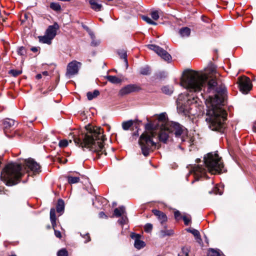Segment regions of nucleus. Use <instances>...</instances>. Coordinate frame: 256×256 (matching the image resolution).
<instances>
[{
    "label": "nucleus",
    "instance_id": "nucleus-1",
    "mask_svg": "<svg viewBox=\"0 0 256 256\" xmlns=\"http://www.w3.org/2000/svg\"><path fill=\"white\" fill-rule=\"evenodd\" d=\"M219 74L214 70L212 71V75L210 77L202 72L186 70L184 72L180 84L190 91L200 92L210 78L208 82V92L214 94V96H210L206 101L208 110L206 120L212 130L223 132L226 113L221 107L223 99L219 94H224L226 88L224 86L218 84L217 78Z\"/></svg>",
    "mask_w": 256,
    "mask_h": 256
},
{
    "label": "nucleus",
    "instance_id": "nucleus-2",
    "mask_svg": "<svg viewBox=\"0 0 256 256\" xmlns=\"http://www.w3.org/2000/svg\"><path fill=\"white\" fill-rule=\"evenodd\" d=\"M104 130L100 127L88 124L85 126L84 134L74 138L76 145L81 147L84 150H88L96 154L98 158L104 154L106 155L103 143L106 140L103 134Z\"/></svg>",
    "mask_w": 256,
    "mask_h": 256
},
{
    "label": "nucleus",
    "instance_id": "nucleus-3",
    "mask_svg": "<svg viewBox=\"0 0 256 256\" xmlns=\"http://www.w3.org/2000/svg\"><path fill=\"white\" fill-rule=\"evenodd\" d=\"M22 166L16 162L8 164L1 172V178L7 186H11L18 184L24 172H32L36 174L40 172V166L34 159L29 158L24 160Z\"/></svg>",
    "mask_w": 256,
    "mask_h": 256
},
{
    "label": "nucleus",
    "instance_id": "nucleus-4",
    "mask_svg": "<svg viewBox=\"0 0 256 256\" xmlns=\"http://www.w3.org/2000/svg\"><path fill=\"white\" fill-rule=\"evenodd\" d=\"M204 164H195L190 166V173H193L195 179L198 180L201 177L204 176L207 170L212 174L222 172L223 163L217 153L210 152L204 158Z\"/></svg>",
    "mask_w": 256,
    "mask_h": 256
},
{
    "label": "nucleus",
    "instance_id": "nucleus-5",
    "mask_svg": "<svg viewBox=\"0 0 256 256\" xmlns=\"http://www.w3.org/2000/svg\"><path fill=\"white\" fill-rule=\"evenodd\" d=\"M173 135L178 142H184L188 138V130L184 127L177 122H171L162 126L158 135L159 140L166 143L171 140Z\"/></svg>",
    "mask_w": 256,
    "mask_h": 256
},
{
    "label": "nucleus",
    "instance_id": "nucleus-6",
    "mask_svg": "<svg viewBox=\"0 0 256 256\" xmlns=\"http://www.w3.org/2000/svg\"><path fill=\"white\" fill-rule=\"evenodd\" d=\"M156 134L152 131L144 132L138 140V144L140 146L142 154L145 156L149 155L150 152H152L156 147V143L152 140Z\"/></svg>",
    "mask_w": 256,
    "mask_h": 256
},
{
    "label": "nucleus",
    "instance_id": "nucleus-7",
    "mask_svg": "<svg viewBox=\"0 0 256 256\" xmlns=\"http://www.w3.org/2000/svg\"><path fill=\"white\" fill-rule=\"evenodd\" d=\"M176 102L179 113L185 115L188 113L194 114L190 112L192 108L190 107V105H192L197 102L196 98L182 94L178 96Z\"/></svg>",
    "mask_w": 256,
    "mask_h": 256
},
{
    "label": "nucleus",
    "instance_id": "nucleus-8",
    "mask_svg": "<svg viewBox=\"0 0 256 256\" xmlns=\"http://www.w3.org/2000/svg\"><path fill=\"white\" fill-rule=\"evenodd\" d=\"M147 47L150 50H154L163 60L170 62L172 57L170 55L164 50L155 44H148Z\"/></svg>",
    "mask_w": 256,
    "mask_h": 256
},
{
    "label": "nucleus",
    "instance_id": "nucleus-9",
    "mask_svg": "<svg viewBox=\"0 0 256 256\" xmlns=\"http://www.w3.org/2000/svg\"><path fill=\"white\" fill-rule=\"evenodd\" d=\"M80 66L81 63L76 60H73L70 62L67 66L66 74V77L70 78L72 76L77 74Z\"/></svg>",
    "mask_w": 256,
    "mask_h": 256
},
{
    "label": "nucleus",
    "instance_id": "nucleus-10",
    "mask_svg": "<svg viewBox=\"0 0 256 256\" xmlns=\"http://www.w3.org/2000/svg\"><path fill=\"white\" fill-rule=\"evenodd\" d=\"M238 86L240 92L243 94H247L251 88L250 78L247 77L239 78Z\"/></svg>",
    "mask_w": 256,
    "mask_h": 256
},
{
    "label": "nucleus",
    "instance_id": "nucleus-11",
    "mask_svg": "<svg viewBox=\"0 0 256 256\" xmlns=\"http://www.w3.org/2000/svg\"><path fill=\"white\" fill-rule=\"evenodd\" d=\"M140 90V87L137 84H128L120 90L119 94L121 96H123L132 92H138Z\"/></svg>",
    "mask_w": 256,
    "mask_h": 256
},
{
    "label": "nucleus",
    "instance_id": "nucleus-12",
    "mask_svg": "<svg viewBox=\"0 0 256 256\" xmlns=\"http://www.w3.org/2000/svg\"><path fill=\"white\" fill-rule=\"evenodd\" d=\"M130 237L134 240V246L136 249L140 250L145 246V242L140 240L142 237L140 234L132 233Z\"/></svg>",
    "mask_w": 256,
    "mask_h": 256
},
{
    "label": "nucleus",
    "instance_id": "nucleus-13",
    "mask_svg": "<svg viewBox=\"0 0 256 256\" xmlns=\"http://www.w3.org/2000/svg\"><path fill=\"white\" fill-rule=\"evenodd\" d=\"M58 28V26L56 23L50 26L47 28L46 34L52 40L56 34V30Z\"/></svg>",
    "mask_w": 256,
    "mask_h": 256
},
{
    "label": "nucleus",
    "instance_id": "nucleus-14",
    "mask_svg": "<svg viewBox=\"0 0 256 256\" xmlns=\"http://www.w3.org/2000/svg\"><path fill=\"white\" fill-rule=\"evenodd\" d=\"M152 213L158 218L159 221L162 224L167 220V216L163 212L158 210H152Z\"/></svg>",
    "mask_w": 256,
    "mask_h": 256
},
{
    "label": "nucleus",
    "instance_id": "nucleus-15",
    "mask_svg": "<svg viewBox=\"0 0 256 256\" xmlns=\"http://www.w3.org/2000/svg\"><path fill=\"white\" fill-rule=\"evenodd\" d=\"M158 119L159 122L158 124L162 125V126H166L168 124H170L172 122H167L166 113H161L158 116Z\"/></svg>",
    "mask_w": 256,
    "mask_h": 256
},
{
    "label": "nucleus",
    "instance_id": "nucleus-16",
    "mask_svg": "<svg viewBox=\"0 0 256 256\" xmlns=\"http://www.w3.org/2000/svg\"><path fill=\"white\" fill-rule=\"evenodd\" d=\"M3 124L4 126V132L6 134V130L10 128L14 125V120L12 119L6 118L4 121Z\"/></svg>",
    "mask_w": 256,
    "mask_h": 256
},
{
    "label": "nucleus",
    "instance_id": "nucleus-17",
    "mask_svg": "<svg viewBox=\"0 0 256 256\" xmlns=\"http://www.w3.org/2000/svg\"><path fill=\"white\" fill-rule=\"evenodd\" d=\"M88 33L92 40L91 46L94 47L98 46L100 43V40L96 38L94 34L92 31H90Z\"/></svg>",
    "mask_w": 256,
    "mask_h": 256
},
{
    "label": "nucleus",
    "instance_id": "nucleus-18",
    "mask_svg": "<svg viewBox=\"0 0 256 256\" xmlns=\"http://www.w3.org/2000/svg\"><path fill=\"white\" fill-rule=\"evenodd\" d=\"M89 2L91 5L92 8L95 11H100L102 8V5L98 3L95 0H90Z\"/></svg>",
    "mask_w": 256,
    "mask_h": 256
},
{
    "label": "nucleus",
    "instance_id": "nucleus-19",
    "mask_svg": "<svg viewBox=\"0 0 256 256\" xmlns=\"http://www.w3.org/2000/svg\"><path fill=\"white\" fill-rule=\"evenodd\" d=\"M50 219L52 226L54 229L56 226V216L54 208H51L50 210Z\"/></svg>",
    "mask_w": 256,
    "mask_h": 256
},
{
    "label": "nucleus",
    "instance_id": "nucleus-20",
    "mask_svg": "<svg viewBox=\"0 0 256 256\" xmlns=\"http://www.w3.org/2000/svg\"><path fill=\"white\" fill-rule=\"evenodd\" d=\"M56 208L57 212L60 214L64 212V203L62 200L60 199L58 200Z\"/></svg>",
    "mask_w": 256,
    "mask_h": 256
},
{
    "label": "nucleus",
    "instance_id": "nucleus-21",
    "mask_svg": "<svg viewBox=\"0 0 256 256\" xmlns=\"http://www.w3.org/2000/svg\"><path fill=\"white\" fill-rule=\"evenodd\" d=\"M150 68L148 65L140 67L139 69V72L142 75H149L150 74Z\"/></svg>",
    "mask_w": 256,
    "mask_h": 256
},
{
    "label": "nucleus",
    "instance_id": "nucleus-22",
    "mask_svg": "<svg viewBox=\"0 0 256 256\" xmlns=\"http://www.w3.org/2000/svg\"><path fill=\"white\" fill-rule=\"evenodd\" d=\"M106 78L108 81L114 84H120L122 82V80L116 76H107Z\"/></svg>",
    "mask_w": 256,
    "mask_h": 256
},
{
    "label": "nucleus",
    "instance_id": "nucleus-23",
    "mask_svg": "<svg viewBox=\"0 0 256 256\" xmlns=\"http://www.w3.org/2000/svg\"><path fill=\"white\" fill-rule=\"evenodd\" d=\"M38 39L40 42L43 44H50L52 39L48 36L46 34L44 36H38Z\"/></svg>",
    "mask_w": 256,
    "mask_h": 256
},
{
    "label": "nucleus",
    "instance_id": "nucleus-24",
    "mask_svg": "<svg viewBox=\"0 0 256 256\" xmlns=\"http://www.w3.org/2000/svg\"><path fill=\"white\" fill-rule=\"evenodd\" d=\"M179 33L182 37H188L190 35V30L187 27L183 28L180 30Z\"/></svg>",
    "mask_w": 256,
    "mask_h": 256
},
{
    "label": "nucleus",
    "instance_id": "nucleus-25",
    "mask_svg": "<svg viewBox=\"0 0 256 256\" xmlns=\"http://www.w3.org/2000/svg\"><path fill=\"white\" fill-rule=\"evenodd\" d=\"M125 213V208L124 206H122L119 208H116L114 210V214L116 217H120Z\"/></svg>",
    "mask_w": 256,
    "mask_h": 256
},
{
    "label": "nucleus",
    "instance_id": "nucleus-26",
    "mask_svg": "<svg viewBox=\"0 0 256 256\" xmlns=\"http://www.w3.org/2000/svg\"><path fill=\"white\" fill-rule=\"evenodd\" d=\"M100 94V92L98 90H94L93 92H87L86 96L89 100L97 97Z\"/></svg>",
    "mask_w": 256,
    "mask_h": 256
},
{
    "label": "nucleus",
    "instance_id": "nucleus-27",
    "mask_svg": "<svg viewBox=\"0 0 256 256\" xmlns=\"http://www.w3.org/2000/svg\"><path fill=\"white\" fill-rule=\"evenodd\" d=\"M68 182L70 184H74L78 183L80 180V178L78 176H66Z\"/></svg>",
    "mask_w": 256,
    "mask_h": 256
},
{
    "label": "nucleus",
    "instance_id": "nucleus-28",
    "mask_svg": "<svg viewBox=\"0 0 256 256\" xmlns=\"http://www.w3.org/2000/svg\"><path fill=\"white\" fill-rule=\"evenodd\" d=\"M134 124V121L132 120H129L128 121L124 122L122 123V128L124 130H128Z\"/></svg>",
    "mask_w": 256,
    "mask_h": 256
},
{
    "label": "nucleus",
    "instance_id": "nucleus-29",
    "mask_svg": "<svg viewBox=\"0 0 256 256\" xmlns=\"http://www.w3.org/2000/svg\"><path fill=\"white\" fill-rule=\"evenodd\" d=\"M220 251L219 250H214L210 248L208 250V256H220Z\"/></svg>",
    "mask_w": 256,
    "mask_h": 256
},
{
    "label": "nucleus",
    "instance_id": "nucleus-30",
    "mask_svg": "<svg viewBox=\"0 0 256 256\" xmlns=\"http://www.w3.org/2000/svg\"><path fill=\"white\" fill-rule=\"evenodd\" d=\"M162 90L166 94H171L174 91L173 88L170 86H164L162 88Z\"/></svg>",
    "mask_w": 256,
    "mask_h": 256
},
{
    "label": "nucleus",
    "instance_id": "nucleus-31",
    "mask_svg": "<svg viewBox=\"0 0 256 256\" xmlns=\"http://www.w3.org/2000/svg\"><path fill=\"white\" fill-rule=\"evenodd\" d=\"M118 55L120 56V58L124 60L126 64V67H128V60H127L126 52L124 50H121L120 52H118Z\"/></svg>",
    "mask_w": 256,
    "mask_h": 256
},
{
    "label": "nucleus",
    "instance_id": "nucleus-32",
    "mask_svg": "<svg viewBox=\"0 0 256 256\" xmlns=\"http://www.w3.org/2000/svg\"><path fill=\"white\" fill-rule=\"evenodd\" d=\"M162 236L164 237L166 236H172L174 234V231L172 230H164L160 231Z\"/></svg>",
    "mask_w": 256,
    "mask_h": 256
},
{
    "label": "nucleus",
    "instance_id": "nucleus-33",
    "mask_svg": "<svg viewBox=\"0 0 256 256\" xmlns=\"http://www.w3.org/2000/svg\"><path fill=\"white\" fill-rule=\"evenodd\" d=\"M191 234H192L196 238V239L197 240L198 242H200V241L202 240L200 234L199 232L194 228H192V230Z\"/></svg>",
    "mask_w": 256,
    "mask_h": 256
},
{
    "label": "nucleus",
    "instance_id": "nucleus-34",
    "mask_svg": "<svg viewBox=\"0 0 256 256\" xmlns=\"http://www.w3.org/2000/svg\"><path fill=\"white\" fill-rule=\"evenodd\" d=\"M142 18L148 24H150L152 25H156L157 24L156 22H154L152 20H151V18L150 17H148V16H142Z\"/></svg>",
    "mask_w": 256,
    "mask_h": 256
},
{
    "label": "nucleus",
    "instance_id": "nucleus-35",
    "mask_svg": "<svg viewBox=\"0 0 256 256\" xmlns=\"http://www.w3.org/2000/svg\"><path fill=\"white\" fill-rule=\"evenodd\" d=\"M50 8L53 10L58 11L60 10L61 6L58 3L52 2L50 4Z\"/></svg>",
    "mask_w": 256,
    "mask_h": 256
},
{
    "label": "nucleus",
    "instance_id": "nucleus-36",
    "mask_svg": "<svg viewBox=\"0 0 256 256\" xmlns=\"http://www.w3.org/2000/svg\"><path fill=\"white\" fill-rule=\"evenodd\" d=\"M22 71L21 70H11L9 73L11 74L14 76H18L21 74Z\"/></svg>",
    "mask_w": 256,
    "mask_h": 256
},
{
    "label": "nucleus",
    "instance_id": "nucleus-37",
    "mask_svg": "<svg viewBox=\"0 0 256 256\" xmlns=\"http://www.w3.org/2000/svg\"><path fill=\"white\" fill-rule=\"evenodd\" d=\"M58 256H68V251L65 248L60 250L57 254Z\"/></svg>",
    "mask_w": 256,
    "mask_h": 256
},
{
    "label": "nucleus",
    "instance_id": "nucleus-38",
    "mask_svg": "<svg viewBox=\"0 0 256 256\" xmlns=\"http://www.w3.org/2000/svg\"><path fill=\"white\" fill-rule=\"evenodd\" d=\"M17 52L20 56H24L26 53V50L24 46H20L18 48Z\"/></svg>",
    "mask_w": 256,
    "mask_h": 256
},
{
    "label": "nucleus",
    "instance_id": "nucleus-39",
    "mask_svg": "<svg viewBox=\"0 0 256 256\" xmlns=\"http://www.w3.org/2000/svg\"><path fill=\"white\" fill-rule=\"evenodd\" d=\"M68 142L66 140H63L60 141L58 146L60 148H65L68 146Z\"/></svg>",
    "mask_w": 256,
    "mask_h": 256
},
{
    "label": "nucleus",
    "instance_id": "nucleus-40",
    "mask_svg": "<svg viewBox=\"0 0 256 256\" xmlns=\"http://www.w3.org/2000/svg\"><path fill=\"white\" fill-rule=\"evenodd\" d=\"M151 16L154 20H158L159 18V14L158 11H154L151 12Z\"/></svg>",
    "mask_w": 256,
    "mask_h": 256
},
{
    "label": "nucleus",
    "instance_id": "nucleus-41",
    "mask_svg": "<svg viewBox=\"0 0 256 256\" xmlns=\"http://www.w3.org/2000/svg\"><path fill=\"white\" fill-rule=\"evenodd\" d=\"M182 218L184 221L185 225H186V226L188 225L189 223L191 221L190 216H184Z\"/></svg>",
    "mask_w": 256,
    "mask_h": 256
},
{
    "label": "nucleus",
    "instance_id": "nucleus-42",
    "mask_svg": "<svg viewBox=\"0 0 256 256\" xmlns=\"http://www.w3.org/2000/svg\"><path fill=\"white\" fill-rule=\"evenodd\" d=\"M209 193L210 194H220L221 195L222 194V192H221L219 191V189L218 188V187H214L212 190L210 191Z\"/></svg>",
    "mask_w": 256,
    "mask_h": 256
},
{
    "label": "nucleus",
    "instance_id": "nucleus-43",
    "mask_svg": "<svg viewBox=\"0 0 256 256\" xmlns=\"http://www.w3.org/2000/svg\"><path fill=\"white\" fill-rule=\"evenodd\" d=\"M152 225L150 224H146L144 226V230L146 232H150L152 230Z\"/></svg>",
    "mask_w": 256,
    "mask_h": 256
},
{
    "label": "nucleus",
    "instance_id": "nucleus-44",
    "mask_svg": "<svg viewBox=\"0 0 256 256\" xmlns=\"http://www.w3.org/2000/svg\"><path fill=\"white\" fill-rule=\"evenodd\" d=\"M80 235L82 238L86 239L85 241L84 242V243H87L90 240V238L88 233H86L84 235H82V234H80Z\"/></svg>",
    "mask_w": 256,
    "mask_h": 256
},
{
    "label": "nucleus",
    "instance_id": "nucleus-45",
    "mask_svg": "<svg viewBox=\"0 0 256 256\" xmlns=\"http://www.w3.org/2000/svg\"><path fill=\"white\" fill-rule=\"evenodd\" d=\"M181 214L180 211L176 210L174 212V216L176 219L178 220V218L180 216Z\"/></svg>",
    "mask_w": 256,
    "mask_h": 256
},
{
    "label": "nucleus",
    "instance_id": "nucleus-46",
    "mask_svg": "<svg viewBox=\"0 0 256 256\" xmlns=\"http://www.w3.org/2000/svg\"><path fill=\"white\" fill-rule=\"evenodd\" d=\"M54 234L58 238H60L62 236L60 232L58 230H54Z\"/></svg>",
    "mask_w": 256,
    "mask_h": 256
},
{
    "label": "nucleus",
    "instance_id": "nucleus-47",
    "mask_svg": "<svg viewBox=\"0 0 256 256\" xmlns=\"http://www.w3.org/2000/svg\"><path fill=\"white\" fill-rule=\"evenodd\" d=\"M126 218H122V219L121 220H119L118 222L120 224H124L126 223Z\"/></svg>",
    "mask_w": 256,
    "mask_h": 256
},
{
    "label": "nucleus",
    "instance_id": "nucleus-48",
    "mask_svg": "<svg viewBox=\"0 0 256 256\" xmlns=\"http://www.w3.org/2000/svg\"><path fill=\"white\" fill-rule=\"evenodd\" d=\"M99 216H100V218H106V214H104V212H100V214H99Z\"/></svg>",
    "mask_w": 256,
    "mask_h": 256
},
{
    "label": "nucleus",
    "instance_id": "nucleus-49",
    "mask_svg": "<svg viewBox=\"0 0 256 256\" xmlns=\"http://www.w3.org/2000/svg\"><path fill=\"white\" fill-rule=\"evenodd\" d=\"M42 77V74H38L36 76V78L38 80L39 79H40Z\"/></svg>",
    "mask_w": 256,
    "mask_h": 256
},
{
    "label": "nucleus",
    "instance_id": "nucleus-50",
    "mask_svg": "<svg viewBox=\"0 0 256 256\" xmlns=\"http://www.w3.org/2000/svg\"><path fill=\"white\" fill-rule=\"evenodd\" d=\"M31 50L34 52H36L38 51V48L36 47H33L31 48Z\"/></svg>",
    "mask_w": 256,
    "mask_h": 256
},
{
    "label": "nucleus",
    "instance_id": "nucleus-51",
    "mask_svg": "<svg viewBox=\"0 0 256 256\" xmlns=\"http://www.w3.org/2000/svg\"><path fill=\"white\" fill-rule=\"evenodd\" d=\"M42 74L44 76H48V72L47 71H44L42 72Z\"/></svg>",
    "mask_w": 256,
    "mask_h": 256
},
{
    "label": "nucleus",
    "instance_id": "nucleus-52",
    "mask_svg": "<svg viewBox=\"0 0 256 256\" xmlns=\"http://www.w3.org/2000/svg\"><path fill=\"white\" fill-rule=\"evenodd\" d=\"M138 136V132H134L132 134V138H134L135 136L136 137Z\"/></svg>",
    "mask_w": 256,
    "mask_h": 256
},
{
    "label": "nucleus",
    "instance_id": "nucleus-53",
    "mask_svg": "<svg viewBox=\"0 0 256 256\" xmlns=\"http://www.w3.org/2000/svg\"><path fill=\"white\" fill-rule=\"evenodd\" d=\"M146 128L148 130L151 128V126L150 124H147L146 126Z\"/></svg>",
    "mask_w": 256,
    "mask_h": 256
},
{
    "label": "nucleus",
    "instance_id": "nucleus-54",
    "mask_svg": "<svg viewBox=\"0 0 256 256\" xmlns=\"http://www.w3.org/2000/svg\"><path fill=\"white\" fill-rule=\"evenodd\" d=\"M182 250H183L184 253L185 254V255L186 256H188V251L187 250L186 251H184V248L182 249Z\"/></svg>",
    "mask_w": 256,
    "mask_h": 256
},
{
    "label": "nucleus",
    "instance_id": "nucleus-55",
    "mask_svg": "<svg viewBox=\"0 0 256 256\" xmlns=\"http://www.w3.org/2000/svg\"><path fill=\"white\" fill-rule=\"evenodd\" d=\"M192 230V228H186V230L188 232H190V233H191Z\"/></svg>",
    "mask_w": 256,
    "mask_h": 256
},
{
    "label": "nucleus",
    "instance_id": "nucleus-56",
    "mask_svg": "<svg viewBox=\"0 0 256 256\" xmlns=\"http://www.w3.org/2000/svg\"><path fill=\"white\" fill-rule=\"evenodd\" d=\"M200 161V158H197V159L196 160V162L197 163H198Z\"/></svg>",
    "mask_w": 256,
    "mask_h": 256
},
{
    "label": "nucleus",
    "instance_id": "nucleus-57",
    "mask_svg": "<svg viewBox=\"0 0 256 256\" xmlns=\"http://www.w3.org/2000/svg\"><path fill=\"white\" fill-rule=\"evenodd\" d=\"M116 203H115V202H114V203H113V206H116Z\"/></svg>",
    "mask_w": 256,
    "mask_h": 256
},
{
    "label": "nucleus",
    "instance_id": "nucleus-58",
    "mask_svg": "<svg viewBox=\"0 0 256 256\" xmlns=\"http://www.w3.org/2000/svg\"><path fill=\"white\" fill-rule=\"evenodd\" d=\"M178 256H180V255H178Z\"/></svg>",
    "mask_w": 256,
    "mask_h": 256
}]
</instances>
